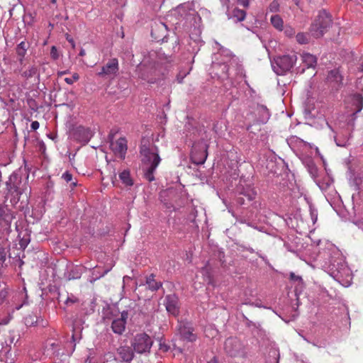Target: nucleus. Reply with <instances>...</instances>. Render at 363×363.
<instances>
[{
    "instance_id": "f257e3e1",
    "label": "nucleus",
    "mask_w": 363,
    "mask_h": 363,
    "mask_svg": "<svg viewBox=\"0 0 363 363\" xmlns=\"http://www.w3.org/2000/svg\"><path fill=\"white\" fill-rule=\"evenodd\" d=\"M140 153L143 157V161L148 165L145 170V177L147 181L152 182L155 180L154 172L161 161L158 149L155 145H142Z\"/></svg>"
},
{
    "instance_id": "f03ea898",
    "label": "nucleus",
    "mask_w": 363,
    "mask_h": 363,
    "mask_svg": "<svg viewBox=\"0 0 363 363\" xmlns=\"http://www.w3.org/2000/svg\"><path fill=\"white\" fill-rule=\"evenodd\" d=\"M23 162L24 167H20L13 172L6 182V188L9 192L23 193L27 190L30 168L27 166L26 160Z\"/></svg>"
},
{
    "instance_id": "7ed1b4c3",
    "label": "nucleus",
    "mask_w": 363,
    "mask_h": 363,
    "mask_svg": "<svg viewBox=\"0 0 363 363\" xmlns=\"http://www.w3.org/2000/svg\"><path fill=\"white\" fill-rule=\"evenodd\" d=\"M333 24L331 15L325 10L318 12L309 28V33L315 38H320L328 31Z\"/></svg>"
},
{
    "instance_id": "20e7f679",
    "label": "nucleus",
    "mask_w": 363,
    "mask_h": 363,
    "mask_svg": "<svg viewBox=\"0 0 363 363\" xmlns=\"http://www.w3.org/2000/svg\"><path fill=\"white\" fill-rule=\"evenodd\" d=\"M174 15L178 19L177 24L182 26L184 28L194 26L196 20L201 19L196 11L189 4H184L177 6Z\"/></svg>"
},
{
    "instance_id": "39448f33",
    "label": "nucleus",
    "mask_w": 363,
    "mask_h": 363,
    "mask_svg": "<svg viewBox=\"0 0 363 363\" xmlns=\"http://www.w3.org/2000/svg\"><path fill=\"white\" fill-rule=\"evenodd\" d=\"M153 340L145 333H139L130 340V345L135 353L147 355L150 353Z\"/></svg>"
},
{
    "instance_id": "423d86ee",
    "label": "nucleus",
    "mask_w": 363,
    "mask_h": 363,
    "mask_svg": "<svg viewBox=\"0 0 363 363\" xmlns=\"http://www.w3.org/2000/svg\"><path fill=\"white\" fill-rule=\"evenodd\" d=\"M296 60L297 56L295 54L279 56L272 62V67L274 72L282 75L294 67Z\"/></svg>"
},
{
    "instance_id": "0eeeda50",
    "label": "nucleus",
    "mask_w": 363,
    "mask_h": 363,
    "mask_svg": "<svg viewBox=\"0 0 363 363\" xmlns=\"http://www.w3.org/2000/svg\"><path fill=\"white\" fill-rule=\"evenodd\" d=\"M223 349L226 354L231 357H244L246 355L244 345L235 337L227 338Z\"/></svg>"
},
{
    "instance_id": "6e6552de",
    "label": "nucleus",
    "mask_w": 363,
    "mask_h": 363,
    "mask_svg": "<svg viewBox=\"0 0 363 363\" xmlns=\"http://www.w3.org/2000/svg\"><path fill=\"white\" fill-rule=\"evenodd\" d=\"M333 277L340 283L350 284L352 281V272L346 263L340 260L333 263L331 268Z\"/></svg>"
},
{
    "instance_id": "1a4fd4ad",
    "label": "nucleus",
    "mask_w": 363,
    "mask_h": 363,
    "mask_svg": "<svg viewBox=\"0 0 363 363\" xmlns=\"http://www.w3.org/2000/svg\"><path fill=\"white\" fill-rule=\"evenodd\" d=\"M220 55L223 59L218 62H214L213 67L220 68L222 72L228 76L230 68L238 65V58L228 49H222Z\"/></svg>"
},
{
    "instance_id": "9d476101",
    "label": "nucleus",
    "mask_w": 363,
    "mask_h": 363,
    "mask_svg": "<svg viewBox=\"0 0 363 363\" xmlns=\"http://www.w3.org/2000/svg\"><path fill=\"white\" fill-rule=\"evenodd\" d=\"M135 357L133 347L127 345H120L116 351L115 359L121 363H131Z\"/></svg>"
},
{
    "instance_id": "9b49d317",
    "label": "nucleus",
    "mask_w": 363,
    "mask_h": 363,
    "mask_svg": "<svg viewBox=\"0 0 363 363\" xmlns=\"http://www.w3.org/2000/svg\"><path fill=\"white\" fill-rule=\"evenodd\" d=\"M110 147L115 155L124 159L127 152V140L125 138H120L117 140L113 141V135H109Z\"/></svg>"
},
{
    "instance_id": "f8f14e48",
    "label": "nucleus",
    "mask_w": 363,
    "mask_h": 363,
    "mask_svg": "<svg viewBox=\"0 0 363 363\" xmlns=\"http://www.w3.org/2000/svg\"><path fill=\"white\" fill-rule=\"evenodd\" d=\"M119 69L118 60L116 58H112L104 65L97 75L102 78H113Z\"/></svg>"
},
{
    "instance_id": "ddd939ff",
    "label": "nucleus",
    "mask_w": 363,
    "mask_h": 363,
    "mask_svg": "<svg viewBox=\"0 0 363 363\" xmlns=\"http://www.w3.org/2000/svg\"><path fill=\"white\" fill-rule=\"evenodd\" d=\"M168 35V29L166 24L161 21L155 22L152 26L151 35L157 41H164Z\"/></svg>"
},
{
    "instance_id": "4468645a",
    "label": "nucleus",
    "mask_w": 363,
    "mask_h": 363,
    "mask_svg": "<svg viewBox=\"0 0 363 363\" xmlns=\"http://www.w3.org/2000/svg\"><path fill=\"white\" fill-rule=\"evenodd\" d=\"M178 330L181 337L188 342H194L196 340V335L194 333V328L189 322H179Z\"/></svg>"
},
{
    "instance_id": "2eb2a0df",
    "label": "nucleus",
    "mask_w": 363,
    "mask_h": 363,
    "mask_svg": "<svg viewBox=\"0 0 363 363\" xmlns=\"http://www.w3.org/2000/svg\"><path fill=\"white\" fill-rule=\"evenodd\" d=\"M164 305L167 311L174 315L177 316L179 313V298L175 294H169L165 296Z\"/></svg>"
},
{
    "instance_id": "dca6fc26",
    "label": "nucleus",
    "mask_w": 363,
    "mask_h": 363,
    "mask_svg": "<svg viewBox=\"0 0 363 363\" xmlns=\"http://www.w3.org/2000/svg\"><path fill=\"white\" fill-rule=\"evenodd\" d=\"M343 77L338 69H335L328 72L327 82L330 86L335 90H338L342 86Z\"/></svg>"
},
{
    "instance_id": "f3484780",
    "label": "nucleus",
    "mask_w": 363,
    "mask_h": 363,
    "mask_svg": "<svg viewBox=\"0 0 363 363\" xmlns=\"http://www.w3.org/2000/svg\"><path fill=\"white\" fill-rule=\"evenodd\" d=\"M128 318V313L126 311H123L121 313V317L115 318L112 321L111 328L114 333L121 335L125 331L126 320Z\"/></svg>"
},
{
    "instance_id": "a211bd4d",
    "label": "nucleus",
    "mask_w": 363,
    "mask_h": 363,
    "mask_svg": "<svg viewBox=\"0 0 363 363\" xmlns=\"http://www.w3.org/2000/svg\"><path fill=\"white\" fill-rule=\"evenodd\" d=\"M14 218V213L9 208L7 205H0V224H4L7 228H9Z\"/></svg>"
},
{
    "instance_id": "6ab92c4d",
    "label": "nucleus",
    "mask_w": 363,
    "mask_h": 363,
    "mask_svg": "<svg viewBox=\"0 0 363 363\" xmlns=\"http://www.w3.org/2000/svg\"><path fill=\"white\" fill-rule=\"evenodd\" d=\"M30 46V43L24 40L18 44L16 48V52L18 56V60L21 65L23 62L24 57Z\"/></svg>"
},
{
    "instance_id": "aec40b11",
    "label": "nucleus",
    "mask_w": 363,
    "mask_h": 363,
    "mask_svg": "<svg viewBox=\"0 0 363 363\" xmlns=\"http://www.w3.org/2000/svg\"><path fill=\"white\" fill-rule=\"evenodd\" d=\"M77 139L82 143H87L92 138L93 134L89 128L80 127L77 130Z\"/></svg>"
},
{
    "instance_id": "412c9836",
    "label": "nucleus",
    "mask_w": 363,
    "mask_h": 363,
    "mask_svg": "<svg viewBox=\"0 0 363 363\" xmlns=\"http://www.w3.org/2000/svg\"><path fill=\"white\" fill-rule=\"evenodd\" d=\"M301 58L307 68L315 67L317 65V57L313 55L305 52L302 54Z\"/></svg>"
},
{
    "instance_id": "4be33fe9",
    "label": "nucleus",
    "mask_w": 363,
    "mask_h": 363,
    "mask_svg": "<svg viewBox=\"0 0 363 363\" xmlns=\"http://www.w3.org/2000/svg\"><path fill=\"white\" fill-rule=\"evenodd\" d=\"M228 16L230 18H234L236 21H242L245 19L246 13L244 10L233 9L232 11L228 10Z\"/></svg>"
},
{
    "instance_id": "5701e85b",
    "label": "nucleus",
    "mask_w": 363,
    "mask_h": 363,
    "mask_svg": "<svg viewBox=\"0 0 363 363\" xmlns=\"http://www.w3.org/2000/svg\"><path fill=\"white\" fill-rule=\"evenodd\" d=\"M146 284L148 286V289L152 291H157L162 285L161 281H157L155 279L153 274L146 278Z\"/></svg>"
},
{
    "instance_id": "b1692460",
    "label": "nucleus",
    "mask_w": 363,
    "mask_h": 363,
    "mask_svg": "<svg viewBox=\"0 0 363 363\" xmlns=\"http://www.w3.org/2000/svg\"><path fill=\"white\" fill-rule=\"evenodd\" d=\"M84 267L82 266H75L72 268V269L67 274V279L69 280L71 279H79L83 274Z\"/></svg>"
},
{
    "instance_id": "393cba45",
    "label": "nucleus",
    "mask_w": 363,
    "mask_h": 363,
    "mask_svg": "<svg viewBox=\"0 0 363 363\" xmlns=\"http://www.w3.org/2000/svg\"><path fill=\"white\" fill-rule=\"evenodd\" d=\"M353 106H354V113H357L360 112L363 108V97L359 94H356L352 98Z\"/></svg>"
},
{
    "instance_id": "a878e982",
    "label": "nucleus",
    "mask_w": 363,
    "mask_h": 363,
    "mask_svg": "<svg viewBox=\"0 0 363 363\" xmlns=\"http://www.w3.org/2000/svg\"><path fill=\"white\" fill-rule=\"evenodd\" d=\"M206 148H207V145H205L203 147V149H205V151L202 152L201 155L199 159H196L195 155H194V152L196 151V147L195 145L193 146L192 151H191V155H192L191 158L194 160V163H196L197 164H201L205 162V161L207 158Z\"/></svg>"
},
{
    "instance_id": "bb28decb",
    "label": "nucleus",
    "mask_w": 363,
    "mask_h": 363,
    "mask_svg": "<svg viewBox=\"0 0 363 363\" xmlns=\"http://www.w3.org/2000/svg\"><path fill=\"white\" fill-rule=\"evenodd\" d=\"M35 75L39 77L38 69L35 65L28 67V68L22 73V76L26 79L31 78Z\"/></svg>"
},
{
    "instance_id": "cd10ccee",
    "label": "nucleus",
    "mask_w": 363,
    "mask_h": 363,
    "mask_svg": "<svg viewBox=\"0 0 363 363\" xmlns=\"http://www.w3.org/2000/svg\"><path fill=\"white\" fill-rule=\"evenodd\" d=\"M23 194V192H9L6 194V200L9 199L10 203L12 206H15L18 203L20 199V196Z\"/></svg>"
},
{
    "instance_id": "c85d7f7f",
    "label": "nucleus",
    "mask_w": 363,
    "mask_h": 363,
    "mask_svg": "<svg viewBox=\"0 0 363 363\" xmlns=\"http://www.w3.org/2000/svg\"><path fill=\"white\" fill-rule=\"evenodd\" d=\"M259 113L261 114L259 121L262 123H266L270 117L269 110L264 106H260L259 107Z\"/></svg>"
},
{
    "instance_id": "c756f323",
    "label": "nucleus",
    "mask_w": 363,
    "mask_h": 363,
    "mask_svg": "<svg viewBox=\"0 0 363 363\" xmlns=\"http://www.w3.org/2000/svg\"><path fill=\"white\" fill-rule=\"evenodd\" d=\"M240 194L246 197L249 201L254 200L257 196L256 191L250 186L244 188Z\"/></svg>"
},
{
    "instance_id": "7c9ffc66",
    "label": "nucleus",
    "mask_w": 363,
    "mask_h": 363,
    "mask_svg": "<svg viewBox=\"0 0 363 363\" xmlns=\"http://www.w3.org/2000/svg\"><path fill=\"white\" fill-rule=\"evenodd\" d=\"M119 178L126 186H132L133 184V180L130 178V172L128 170H123L120 173Z\"/></svg>"
},
{
    "instance_id": "2f4dec72",
    "label": "nucleus",
    "mask_w": 363,
    "mask_h": 363,
    "mask_svg": "<svg viewBox=\"0 0 363 363\" xmlns=\"http://www.w3.org/2000/svg\"><path fill=\"white\" fill-rule=\"evenodd\" d=\"M306 167L313 178H316L318 175V169L312 160H308L306 163Z\"/></svg>"
},
{
    "instance_id": "473e14b6",
    "label": "nucleus",
    "mask_w": 363,
    "mask_h": 363,
    "mask_svg": "<svg viewBox=\"0 0 363 363\" xmlns=\"http://www.w3.org/2000/svg\"><path fill=\"white\" fill-rule=\"evenodd\" d=\"M8 295V287L6 284L0 281V305H1L6 300Z\"/></svg>"
},
{
    "instance_id": "72a5a7b5",
    "label": "nucleus",
    "mask_w": 363,
    "mask_h": 363,
    "mask_svg": "<svg viewBox=\"0 0 363 363\" xmlns=\"http://www.w3.org/2000/svg\"><path fill=\"white\" fill-rule=\"evenodd\" d=\"M296 40L299 44H307L309 43V35L305 33H298L296 36Z\"/></svg>"
},
{
    "instance_id": "f704fd0d",
    "label": "nucleus",
    "mask_w": 363,
    "mask_h": 363,
    "mask_svg": "<svg viewBox=\"0 0 363 363\" xmlns=\"http://www.w3.org/2000/svg\"><path fill=\"white\" fill-rule=\"evenodd\" d=\"M38 321V317L34 314H29L24 318V323L27 326H33Z\"/></svg>"
},
{
    "instance_id": "c9c22d12",
    "label": "nucleus",
    "mask_w": 363,
    "mask_h": 363,
    "mask_svg": "<svg viewBox=\"0 0 363 363\" xmlns=\"http://www.w3.org/2000/svg\"><path fill=\"white\" fill-rule=\"evenodd\" d=\"M272 24L278 29H281L283 26V21L278 15H274L271 17Z\"/></svg>"
},
{
    "instance_id": "e433bc0d",
    "label": "nucleus",
    "mask_w": 363,
    "mask_h": 363,
    "mask_svg": "<svg viewBox=\"0 0 363 363\" xmlns=\"http://www.w3.org/2000/svg\"><path fill=\"white\" fill-rule=\"evenodd\" d=\"M289 279L291 281H294V282L298 283V286L300 287L301 289L303 287V281L301 278V277L296 275L294 272H291L289 274Z\"/></svg>"
},
{
    "instance_id": "4c0bfd02",
    "label": "nucleus",
    "mask_w": 363,
    "mask_h": 363,
    "mask_svg": "<svg viewBox=\"0 0 363 363\" xmlns=\"http://www.w3.org/2000/svg\"><path fill=\"white\" fill-rule=\"evenodd\" d=\"M53 188H54V182L51 180L48 181L45 184V196H50V195H52L53 194V192H54Z\"/></svg>"
},
{
    "instance_id": "58836bf2",
    "label": "nucleus",
    "mask_w": 363,
    "mask_h": 363,
    "mask_svg": "<svg viewBox=\"0 0 363 363\" xmlns=\"http://www.w3.org/2000/svg\"><path fill=\"white\" fill-rule=\"evenodd\" d=\"M7 250L6 247L0 246V264H3L6 260Z\"/></svg>"
},
{
    "instance_id": "ea45409f",
    "label": "nucleus",
    "mask_w": 363,
    "mask_h": 363,
    "mask_svg": "<svg viewBox=\"0 0 363 363\" xmlns=\"http://www.w3.org/2000/svg\"><path fill=\"white\" fill-rule=\"evenodd\" d=\"M279 4L276 0L272 1L270 3L269 6V10L271 12H277V11H279Z\"/></svg>"
},
{
    "instance_id": "a19ab883",
    "label": "nucleus",
    "mask_w": 363,
    "mask_h": 363,
    "mask_svg": "<svg viewBox=\"0 0 363 363\" xmlns=\"http://www.w3.org/2000/svg\"><path fill=\"white\" fill-rule=\"evenodd\" d=\"M79 79V76L77 73H74L72 78L67 77L65 79V82L68 84H72L74 82Z\"/></svg>"
},
{
    "instance_id": "79ce46f5",
    "label": "nucleus",
    "mask_w": 363,
    "mask_h": 363,
    "mask_svg": "<svg viewBox=\"0 0 363 363\" xmlns=\"http://www.w3.org/2000/svg\"><path fill=\"white\" fill-rule=\"evenodd\" d=\"M310 215L313 223H315L318 219V211L312 206H310Z\"/></svg>"
},
{
    "instance_id": "37998d69",
    "label": "nucleus",
    "mask_w": 363,
    "mask_h": 363,
    "mask_svg": "<svg viewBox=\"0 0 363 363\" xmlns=\"http://www.w3.org/2000/svg\"><path fill=\"white\" fill-rule=\"evenodd\" d=\"M143 79L146 80L149 83H155L156 82L155 78L149 77L148 75H146L145 73H141L140 76Z\"/></svg>"
},
{
    "instance_id": "c03bdc74",
    "label": "nucleus",
    "mask_w": 363,
    "mask_h": 363,
    "mask_svg": "<svg viewBox=\"0 0 363 363\" xmlns=\"http://www.w3.org/2000/svg\"><path fill=\"white\" fill-rule=\"evenodd\" d=\"M62 178L66 182H69L72 179V175L69 172H65L62 174Z\"/></svg>"
},
{
    "instance_id": "a18cd8bd",
    "label": "nucleus",
    "mask_w": 363,
    "mask_h": 363,
    "mask_svg": "<svg viewBox=\"0 0 363 363\" xmlns=\"http://www.w3.org/2000/svg\"><path fill=\"white\" fill-rule=\"evenodd\" d=\"M335 140L336 145L337 146L345 147L347 145V140H345V139L344 140H340V139L336 138V137L335 136Z\"/></svg>"
},
{
    "instance_id": "49530a36",
    "label": "nucleus",
    "mask_w": 363,
    "mask_h": 363,
    "mask_svg": "<svg viewBox=\"0 0 363 363\" xmlns=\"http://www.w3.org/2000/svg\"><path fill=\"white\" fill-rule=\"evenodd\" d=\"M77 301H78V298H77L74 296H72V297H68L65 303V304L69 305V304H73Z\"/></svg>"
},
{
    "instance_id": "de8ad7c7",
    "label": "nucleus",
    "mask_w": 363,
    "mask_h": 363,
    "mask_svg": "<svg viewBox=\"0 0 363 363\" xmlns=\"http://www.w3.org/2000/svg\"><path fill=\"white\" fill-rule=\"evenodd\" d=\"M72 341L73 342H79V340L81 339V335H77L76 333H75V328L74 327H73V333H72Z\"/></svg>"
},
{
    "instance_id": "09e8293b",
    "label": "nucleus",
    "mask_w": 363,
    "mask_h": 363,
    "mask_svg": "<svg viewBox=\"0 0 363 363\" xmlns=\"http://www.w3.org/2000/svg\"><path fill=\"white\" fill-rule=\"evenodd\" d=\"M284 33H285V34L286 35L291 36V35H294L295 34V30H294V28H292L291 27H288V28H285Z\"/></svg>"
},
{
    "instance_id": "8fccbe9b",
    "label": "nucleus",
    "mask_w": 363,
    "mask_h": 363,
    "mask_svg": "<svg viewBox=\"0 0 363 363\" xmlns=\"http://www.w3.org/2000/svg\"><path fill=\"white\" fill-rule=\"evenodd\" d=\"M50 54L53 59L56 60L58 58L57 50L55 46L52 47Z\"/></svg>"
},
{
    "instance_id": "3c124183",
    "label": "nucleus",
    "mask_w": 363,
    "mask_h": 363,
    "mask_svg": "<svg viewBox=\"0 0 363 363\" xmlns=\"http://www.w3.org/2000/svg\"><path fill=\"white\" fill-rule=\"evenodd\" d=\"M40 124L37 121H33L30 124V128L33 130H36L39 128Z\"/></svg>"
},
{
    "instance_id": "603ef678",
    "label": "nucleus",
    "mask_w": 363,
    "mask_h": 363,
    "mask_svg": "<svg viewBox=\"0 0 363 363\" xmlns=\"http://www.w3.org/2000/svg\"><path fill=\"white\" fill-rule=\"evenodd\" d=\"M240 5L243 6L244 7L248 6L249 4V0H235Z\"/></svg>"
},
{
    "instance_id": "864d4df0",
    "label": "nucleus",
    "mask_w": 363,
    "mask_h": 363,
    "mask_svg": "<svg viewBox=\"0 0 363 363\" xmlns=\"http://www.w3.org/2000/svg\"><path fill=\"white\" fill-rule=\"evenodd\" d=\"M359 228L363 230V217L355 222Z\"/></svg>"
},
{
    "instance_id": "5fc2aeb1",
    "label": "nucleus",
    "mask_w": 363,
    "mask_h": 363,
    "mask_svg": "<svg viewBox=\"0 0 363 363\" xmlns=\"http://www.w3.org/2000/svg\"><path fill=\"white\" fill-rule=\"evenodd\" d=\"M240 247L242 249V250H247L251 253L255 252V250L250 247H247L245 245H241Z\"/></svg>"
},
{
    "instance_id": "6e6d98bb",
    "label": "nucleus",
    "mask_w": 363,
    "mask_h": 363,
    "mask_svg": "<svg viewBox=\"0 0 363 363\" xmlns=\"http://www.w3.org/2000/svg\"><path fill=\"white\" fill-rule=\"evenodd\" d=\"M21 247H26L28 245V240L26 239H23L20 242Z\"/></svg>"
},
{
    "instance_id": "4d7b16f0",
    "label": "nucleus",
    "mask_w": 363,
    "mask_h": 363,
    "mask_svg": "<svg viewBox=\"0 0 363 363\" xmlns=\"http://www.w3.org/2000/svg\"><path fill=\"white\" fill-rule=\"evenodd\" d=\"M208 363H218V359L216 357H213Z\"/></svg>"
},
{
    "instance_id": "13d9d810",
    "label": "nucleus",
    "mask_w": 363,
    "mask_h": 363,
    "mask_svg": "<svg viewBox=\"0 0 363 363\" xmlns=\"http://www.w3.org/2000/svg\"><path fill=\"white\" fill-rule=\"evenodd\" d=\"M67 40L72 44V47H74V42L72 38H69V37L67 38Z\"/></svg>"
},
{
    "instance_id": "bf43d9fd",
    "label": "nucleus",
    "mask_w": 363,
    "mask_h": 363,
    "mask_svg": "<svg viewBox=\"0 0 363 363\" xmlns=\"http://www.w3.org/2000/svg\"><path fill=\"white\" fill-rule=\"evenodd\" d=\"M238 202L240 204H244V199L242 197L238 198Z\"/></svg>"
},
{
    "instance_id": "052dcab7",
    "label": "nucleus",
    "mask_w": 363,
    "mask_h": 363,
    "mask_svg": "<svg viewBox=\"0 0 363 363\" xmlns=\"http://www.w3.org/2000/svg\"><path fill=\"white\" fill-rule=\"evenodd\" d=\"M85 54H86V53H85V50H84V49H81V50H80V52H79V55L80 56H84V55H85Z\"/></svg>"
},
{
    "instance_id": "680f3d73",
    "label": "nucleus",
    "mask_w": 363,
    "mask_h": 363,
    "mask_svg": "<svg viewBox=\"0 0 363 363\" xmlns=\"http://www.w3.org/2000/svg\"><path fill=\"white\" fill-rule=\"evenodd\" d=\"M9 323V320H1V321L0 322V324H7Z\"/></svg>"
},
{
    "instance_id": "e2e57ef3",
    "label": "nucleus",
    "mask_w": 363,
    "mask_h": 363,
    "mask_svg": "<svg viewBox=\"0 0 363 363\" xmlns=\"http://www.w3.org/2000/svg\"><path fill=\"white\" fill-rule=\"evenodd\" d=\"M77 183L76 182H74L71 184L72 188L77 186Z\"/></svg>"
},
{
    "instance_id": "0e129e2a",
    "label": "nucleus",
    "mask_w": 363,
    "mask_h": 363,
    "mask_svg": "<svg viewBox=\"0 0 363 363\" xmlns=\"http://www.w3.org/2000/svg\"><path fill=\"white\" fill-rule=\"evenodd\" d=\"M247 324H248V325H254V323H252V321H249V323Z\"/></svg>"
},
{
    "instance_id": "69168bd1",
    "label": "nucleus",
    "mask_w": 363,
    "mask_h": 363,
    "mask_svg": "<svg viewBox=\"0 0 363 363\" xmlns=\"http://www.w3.org/2000/svg\"><path fill=\"white\" fill-rule=\"evenodd\" d=\"M125 279H130V277H128V276L124 277H123V282L125 281Z\"/></svg>"
},
{
    "instance_id": "338daca9",
    "label": "nucleus",
    "mask_w": 363,
    "mask_h": 363,
    "mask_svg": "<svg viewBox=\"0 0 363 363\" xmlns=\"http://www.w3.org/2000/svg\"><path fill=\"white\" fill-rule=\"evenodd\" d=\"M11 343H13L14 342V337H12L10 340Z\"/></svg>"
},
{
    "instance_id": "774afa93",
    "label": "nucleus",
    "mask_w": 363,
    "mask_h": 363,
    "mask_svg": "<svg viewBox=\"0 0 363 363\" xmlns=\"http://www.w3.org/2000/svg\"><path fill=\"white\" fill-rule=\"evenodd\" d=\"M52 4H56L57 0H51Z\"/></svg>"
}]
</instances>
